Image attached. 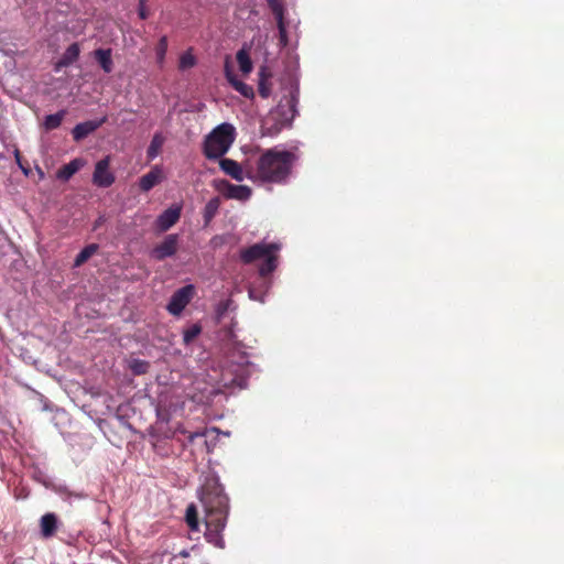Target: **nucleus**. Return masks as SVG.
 Masks as SVG:
<instances>
[{
	"label": "nucleus",
	"instance_id": "f257e3e1",
	"mask_svg": "<svg viewBox=\"0 0 564 564\" xmlns=\"http://www.w3.org/2000/svg\"><path fill=\"white\" fill-rule=\"evenodd\" d=\"M296 156L290 151L269 149L257 161L254 178L262 183H285Z\"/></svg>",
	"mask_w": 564,
	"mask_h": 564
},
{
	"label": "nucleus",
	"instance_id": "f03ea898",
	"mask_svg": "<svg viewBox=\"0 0 564 564\" xmlns=\"http://www.w3.org/2000/svg\"><path fill=\"white\" fill-rule=\"evenodd\" d=\"M297 102L299 99L293 93L283 96L276 107L262 120V133L274 137L283 129L289 128L297 113Z\"/></svg>",
	"mask_w": 564,
	"mask_h": 564
},
{
	"label": "nucleus",
	"instance_id": "7ed1b4c3",
	"mask_svg": "<svg viewBox=\"0 0 564 564\" xmlns=\"http://www.w3.org/2000/svg\"><path fill=\"white\" fill-rule=\"evenodd\" d=\"M200 501L205 510V517L228 518L229 499L217 478H209L205 481L202 487Z\"/></svg>",
	"mask_w": 564,
	"mask_h": 564
},
{
	"label": "nucleus",
	"instance_id": "20e7f679",
	"mask_svg": "<svg viewBox=\"0 0 564 564\" xmlns=\"http://www.w3.org/2000/svg\"><path fill=\"white\" fill-rule=\"evenodd\" d=\"M280 248L281 246L275 242H258L246 249H242L240 251V260L245 264H250L256 260L263 259L264 261L259 267V274L262 278H265L276 269V252L280 250Z\"/></svg>",
	"mask_w": 564,
	"mask_h": 564
},
{
	"label": "nucleus",
	"instance_id": "39448f33",
	"mask_svg": "<svg viewBox=\"0 0 564 564\" xmlns=\"http://www.w3.org/2000/svg\"><path fill=\"white\" fill-rule=\"evenodd\" d=\"M235 141V129L230 123L216 127L204 141V154L209 160L223 158Z\"/></svg>",
	"mask_w": 564,
	"mask_h": 564
},
{
	"label": "nucleus",
	"instance_id": "423d86ee",
	"mask_svg": "<svg viewBox=\"0 0 564 564\" xmlns=\"http://www.w3.org/2000/svg\"><path fill=\"white\" fill-rule=\"evenodd\" d=\"M214 516L205 517V539L208 543L218 549L225 547V540L223 531L226 528L227 519L213 518Z\"/></svg>",
	"mask_w": 564,
	"mask_h": 564
},
{
	"label": "nucleus",
	"instance_id": "0eeeda50",
	"mask_svg": "<svg viewBox=\"0 0 564 564\" xmlns=\"http://www.w3.org/2000/svg\"><path fill=\"white\" fill-rule=\"evenodd\" d=\"M195 293L194 285L187 284L176 290L166 306L170 314L174 316L181 315L184 308L188 305Z\"/></svg>",
	"mask_w": 564,
	"mask_h": 564
},
{
	"label": "nucleus",
	"instance_id": "6e6552de",
	"mask_svg": "<svg viewBox=\"0 0 564 564\" xmlns=\"http://www.w3.org/2000/svg\"><path fill=\"white\" fill-rule=\"evenodd\" d=\"M177 248L178 236L176 234H171L165 236L163 241L152 249L151 257L158 261H162L169 257L174 256L177 251Z\"/></svg>",
	"mask_w": 564,
	"mask_h": 564
},
{
	"label": "nucleus",
	"instance_id": "1a4fd4ad",
	"mask_svg": "<svg viewBox=\"0 0 564 564\" xmlns=\"http://www.w3.org/2000/svg\"><path fill=\"white\" fill-rule=\"evenodd\" d=\"M109 156H106L105 159L96 163L95 171L93 174V182L98 187H109L115 183V176L109 171Z\"/></svg>",
	"mask_w": 564,
	"mask_h": 564
},
{
	"label": "nucleus",
	"instance_id": "9d476101",
	"mask_svg": "<svg viewBox=\"0 0 564 564\" xmlns=\"http://www.w3.org/2000/svg\"><path fill=\"white\" fill-rule=\"evenodd\" d=\"M221 187L219 189L224 191V195L227 198H234L239 200H247L251 196V188L247 185H235L224 180L220 182Z\"/></svg>",
	"mask_w": 564,
	"mask_h": 564
},
{
	"label": "nucleus",
	"instance_id": "9b49d317",
	"mask_svg": "<svg viewBox=\"0 0 564 564\" xmlns=\"http://www.w3.org/2000/svg\"><path fill=\"white\" fill-rule=\"evenodd\" d=\"M163 180V172L159 165L153 166L147 174L140 177L139 187L142 192H149Z\"/></svg>",
	"mask_w": 564,
	"mask_h": 564
},
{
	"label": "nucleus",
	"instance_id": "f8f14e48",
	"mask_svg": "<svg viewBox=\"0 0 564 564\" xmlns=\"http://www.w3.org/2000/svg\"><path fill=\"white\" fill-rule=\"evenodd\" d=\"M181 217V207H170L156 219V227L160 231H166L174 226Z\"/></svg>",
	"mask_w": 564,
	"mask_h": 564
},
{
	"label": "nucleus",
	"instance_id": "ddd939ff",
	"mask_svg": "<svg viewBox=\"0 0 564 564\" xmlns=\"http://www.w3.org/2000/svg\"><path fill=\"white\" fill-rule=\"evenodd\" d=\"M59 527V520L53 512L43 514L40 519V532L42 538L50 539L55 535Z\"/></svg>",
	"mask_w": 564,
	"mask_h": 564
},
{
	"label": "nucleus",
	"instance_id": "4468645a",
	"mask_svg": "<svg viewBox=\"0 0 564 564\" xmlns=\"http://www.w3.org/2000/svg\"><path fill=\"white\" fill-rule=\"evenodd\" d=\"M225 76H226V79L228 80V83L239 94H241L246 98H253V96H254L253 88L251 86H249L248 84H246V83L241 82L240 79H238L237 76L231 70V67H230V65L228 63H226V65H225Z\"/></svg>",
	"mask_w": 564,
	"mask_h": 564
},
{
	"label": "nucleus",
	"instance_id": "2eb2a0df",
	"mask_svg": "<svg viewBox=\"0 0 564 564\" xmlns=\"http://www.w3.org/2000/svg\"><path fill=\"white\" fill-rule=\"evenodd\" d=\"M106 122V117L99 121H85L74 127L72 134L75 141H80L97 130L102 123Z\"/></svg>",
	"mask_w": 564,
	"mask_h": 564
},
{
	"label": "nucleus",
	"instance_id": "dca6fc26",
	"mask_svg": "<svg viewBox=\"0 0 564 564\" xmlns=\"http://www.w3.org/2000/svg\"><path fill=\"white\" fill-rule=\"evenodd\" d=\"M219 166L223 170V172L234 180L241 182L245 178L243 171L241 165L232 160L227 158H220L219 160Z\"/></svg>",
	"mask_w": 564,
	"mask_h": 564
},
{
	"label": "nucleus",
	"instance_id": "f3484780",
	"mask_svg": "<svg viewBox=\"0 0 564 564\" xmlns=\"http://www.w3.org/2000/svg\"><path fill=\"white\" fill-rule=\"evenodd\" d=\"M93 54L95 59L106 74H109L113 70L111 48H97L94 51Z\"/></svg>",
	"mask_w": 564,
	"mask_h": 564
},
{
	"label": "nucleus",
	"instance_id": "a211bd4d",
	"mask_svg": "<svg viewBox=\"0 0 564 564\" xmlns=\"http://www.w3.org/2000/svg\"><path fill=\"white\" fill-rule=\"evenodd\" d=\"M80 48L78 43L70 44L64 52L63 56L58 62V66H69L76 62L79 57Z\"/></svg>",
	"mask_w": 564,
	"mask_h": 564
},
{
	"label": "nucleus",
	"instance_id": "6ab92c4d",
	"mask_svg": "<svg viewBox=\"0 0 564 564\" xmlns=\"http://www.w3.org/2000/svg\"><path fill=\"white\" fill-rule=\"evenodd\" d=\"M83 166L80 159H74L69 163L65 164L57 172V177L63 181L69 180L79 169Z\"/></svg>",
	"mask_w": 564,
	"mask_h": 564
},
{
	"label": "nucleus",
	"instance_id": "aec40b11",
	"mask_svg": "<svg viewBox=\"0 0 564 564\" xmlns=\"http://www.w3.org/2000/svg\"><path fill=\"white\" fill-rule=\"evenodd\" d=\"M164 142L165 138L161 132L154 133L151 143L147 150V156L150 161L154 160L159 155Z\"/></svg>",
	"mask_w": 564,
	"mask_h": 564
},
{
	"label": "nucleus",
	"instance_id": "412c9836",
	"mask_svg": "<svg viewBox=\"0 0 564 564\" xmlns=\"http://www.w3.org/2000/svg\"><path fill=\"white\" fill-rule=\"evenodd\" d=\"M98 251V245L90 243L86 246L75 258L74 267H82Z\"/></svg>",
	"mask_w": 564,
	"mask_h": 564
},
{
	"label": "nucleus",
	"instance_id": "4be33fe9",
	"mask_svg": "<svg viewBox=\"0 0 564 564\" xmlns=\"http://www.w3.org/2000/svg\"><path fill=\"white\" fill-rule=\"evenodd\" d=\"M65 116H66V110H61L56 113L46 116L44 119L45 130L51 131V130L57 129L62 124V121L65 118Z\"/></svg>",
	"mask_w": 564,
	"mask_h": 564
},
{
	"label": "nucleus",
	"instance_id": "5701e85b",
	"mask_svg": "<svg viewBox=\"0 0 564 564\" xmlns=\"http://www.w3.org/2000/svg\"><path fill=\"white\" fill-rule=\"evenodd\" d=\"M236 58L242 74L247 75L252 70L251 58L245 48H241L237 52Z\"/></svg>",
	"mask_w": 564,
	"mask_h": 564
},
{
	"label": "nucleus",
	"instance_id": "b1692460",
	"mask_svg": "<svg viewBox=\"0 0 564 564\" xmlns=\"http://www.w3.org/2000/svg\"><path fill=\"white\" fill-rule=\"evenodd\" d=\"M269 77L270 75L267 74L264 68H262L259 72L258 91L262 98H268L271 94V85L269 83Z\"/></svg>",
	"mask_w": 564,
	"mask_h": 564
},
{
	"label": "nucleus",
	"instance_id": "393cba45",
	"mask_svg": "<svg viewBox=\"0 0 564 564\" xmlns=\"http://www.w3.org/2000/svg\"><path fill=\"white\" fill-rule=\"evenodd\" d=\"M220 206V198L214 197L208 200L204 208V219L206 223L210 221L217 214Z\"/></svg>",
	"mask_w": 564,
	"mask_h": 564
},
{
	"label": "nucleus",
	"instance_id": "a878e982",
	"mask_svg": "<svg viewBox=\"0 0 564 564\" xmlns=\"http://www.w3.org/2000/svg\"><path fill=\"white\" fill-rule=\"evenodd\" d=\"M202 333L199 324H193L183 332V343L189 345Z\"/></svg>",
	"mask_w": 564,
	"mask_h": 564
},
{
	"label": "nucleus",
	"instance_id": "bb28decb",
	"mask_svg": "<svg viewBox=\"0 0 564 564\" xmlns=\"http://www.w3.org/2000/svg\"><path fill=\"white\" fill-rule=\"evenodd\" d=\"M186 523L189 527L191 530L197 531L198 530V517L197 511L194 505H191L186 509Z\"/></svg>",
	"mask_w": 564,
	"mask_h": 564
},
{
	"label": "nucleus",
	"instance_id": "cd10ccee",
	"mask_svg": "<svg viewBox=\"0 0 564 564\" xmlns=\"http://www.w3.org/2000/svg\"><path fill=\"white\" fill-rule=\"evenodd\" d=\"M195 64H196L195 56L192 54L191 51H187L181 55L180 62H178V68L182 70H185V69L194 67Z\"/></svg>",
	"mask_w": 564,
	"mask_h": 564
},
{
	"label": "nucleus",
	"instance_id": "c85d7f7f",
	"mask_svg": "<svg viewBox=\"0 0 564 564\" xmlns=\"http://www.w3.org/2000/svg\"><path fill=\"white\" fill-rule=\"evenodd\" d=\"M276 21V26L279 30V42L282 47L288 45V32H286V25L284 21V15L280 18H274Z\"/></svg>",
	"mask_w": 564,
	"mask_h": 564
},
{
	"label": "nucleus",
	"instance_id": "c756f323",
	"mask_svg": "<svg viewBox=\"0 0 564 564\" xmlns=\"http://www.w3.org/2000/svg\"><path fill=\"white\" fill-rule=\"evenodd\" d=\"M167 52V37L162 36L155 47L156 61L159 64H163Z\"/></svg>",
	"mask_w": 564,
	"mask_h": 564
},
{
	"label": "nucleus",
	"instance_id": "7c9ffc66",
	"mask_svg": "<svg viewBox=\"0 0 564 564\" xmlns=\"http://www.w3.org/2000/svg\"><path fill=\"white\" fill-rule=\"evenodd\" d=\"M267 2L274 18H280L284 15L283 0H267Z\"/></svg>",
	"mask_w": 564,
	"mask_h": 564
},
{
	"label": "nucleus",
	"instance_id": "2f4dec72",
	"mask_svg": "<svg viewBox=\"0 0 564 564\" xmlns=\"http://www.w3.org/2000/svg\"><path fill=\"white\" fill-rule=\"evenodd\" d=\"M131 369L132 371L135 373V375H142V373H145L147 369H148V362L145 361H141V360H134L132 366H131Z\"/></svg>",
	"mask_w": 564,
	"mask_h": 564
},
{
	"label": "nucleus",
	"instance_id": "473e14b6",
	"mask_svg": "<svg viewBox=\"0 0 564 564\" xmlns=\"http://www.w3.org/2000/svg\"><path fill=\"white\" fill-rule=\"evenodd\" d=\"M138 14L141 20L148 19L149 13L145 7V0H140Z\"/></svg>",
	"mask_w": 564,
	"mask_h": 564
},
{
	"label": "nucleus",
	"instance_id": "72a5a7b5",
	"mask_svg": "<svg viewBox=\"0 0 564 564\" xmlns=\"http://www.w3.org/2000/svg\"><path fill=\"white\" fill-rule=\"evenodd\" d=\"M228 308V302H221L219 303L218 307H217V314L218 316H221L225 314V312L227 311Z\"/></svg>",
	"mask_w": 564,
	"mask_h": 564
},
{
	"label": "nucleus",
	"instance_id": "f704fd0d",
	"mask_svg": "<svg viewBox=\"0 0 564 564\" xmlns=\"http://www.w3.org/2000/svg\"><path fill=\"white\" fill-rule=\"evenodd\" d=\"M197 436H204V433L195 432V433L189 434V436H188L189 442H193L194 438Z\"/></svg>",
	"mask_w": 564,
	"mask_h": 564
},
{
	"label": "nucleus",
	"instance_id": "c9c22d12",
	"mask_svg": "<svg viewBox=\"0 0 564 564\" xmlns=\"http://www.w3.org/2000/svg\"><path fill=\"white\" fill-rule=\"evenodd\" d=\"M15 158H17V161L20 162V153H19V151H17Z\"/></svg>",
	"mask_w": 564,
	"mask_h": 564
}]
</instances>
